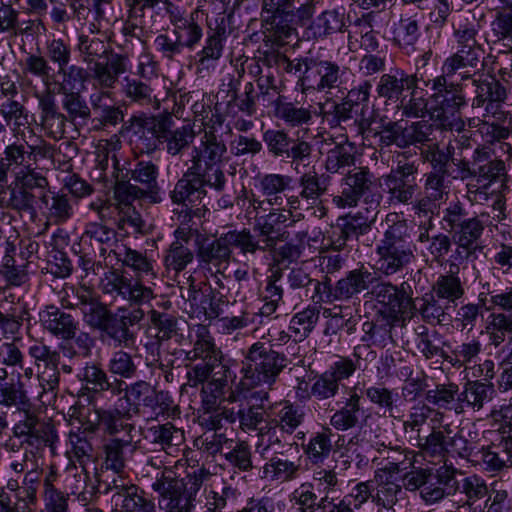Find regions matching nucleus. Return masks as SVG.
<instances>
[{"instance_id":"1","label":"nucleus","mask_w":512,"mask_h":512,"mask_svg":"<svg viewBox=\"0 0 512 512\" xmlns=\"http://www.w3.org/2000/svg\"><path fill=\"white\" fill-rule=\"evenodd\" d=\"M37 203L48 224H64L74 215V203L68 194L51 191L46 176L29 165L23 166L15 174L14 181L0 190V204L20 217L27 216L35 221L38 218Z\"/></svg>"},{"instance_id":"2","label":"nucleus","mask_w":512,"mask_h":512,"mask_svg":"<svg viewBox=\"0 0 512 512\" xmlns=\"http://www.w3.org/2000/svg\"><path fill=\"white\" fill-rule=\"evenodd\" d=\"M147 464L161 469L155 476L151 489L158 494L160 508L165 512H194L196 498L212 474L204 466H191L184 476H178L174 467L162 466L156 457Z\"/></svg>"},{"instance_id":"3","label":"nucleus","mask_w":512,"mask_h":512,"mask_svg":"<svg viewBox=\"0 0 512 512\" xmlns=\"http://www.w3.org/2000/svg\"><path fill=\"white\" fill-rule=\"evenodd\" d=\"M0 406L15 408L19 412L20 418L13 425L12 434L20 440L21 446L54 449L58 441L57 430L53 424L39 417L21 381H0Z\"/></svg>"},{"instance_id":"4","label":"nucleus","mask_w":512,"mask_h":512,"mask_svg":"<svg viewBox=\"0 0 512 512\" xmlns=\"http://www.w3.org/2000/svg\"><path fill=\"white\" fill-rule=\"evenodd\" d=\"M415 247L404 220L389 224L375 247V272L384 277L400 274L414 260Z\"/></svg>"},{"instance_id":"5","label":"nucleus","mask_w":512,"mask_h":512,"mask_svg":"<svg viewBox=\"0 0 512 512\" xmlns=\"http://www.w3.org/2000/svg\"><path fill=\"white\" fill-rule=\"evenodd\" d=\"M489 218L490 214L486 211L469 216L460 203L451 204L445 209L443 221L452 233L456 260H463V257L468 259L475 254Z\"/></svg>"},{"instance_id":"6","label":"nucleus","mask_w":512,"mask_h":512,"mask_svg":"<svg viewBox=\"0 0 512 512\" xmlns=\"http://www.w3.org/2000/svg\"><path fill=\"white\" fill-rule=\"evenodd\" d=\"M158 175L156 164L151 161H138L125 175H116L114 199L126 204L142 199L153 204L162 202Z\"/></svg>"},{"instance_id":"7","label":"nucleus","mask_w":512,"mask_h":512,"mask_svg":"<svg viewBox=\"0 0 512 512\" xmlns=\"http://www.w3.org/2000/svg\"><path fill=\"white\" fill-rule=\"evenodd\" d=\"M287 365L285 354L276 351L269 342L257 341L245 354L241 383L246 388L261 384L271 386Z\"/></svg>"},{"instance_id":"8","label":"nucleus","mask_w":512,"mask_h":512,"mask_svg":"<svg viewBox=\"0 0 512 512\" xmlns=\"http://www.w3.org/2000/svg\"><path fill=\"white\" fill-rule=\"evenodd\" d=\"M432 100L436 104L434 112L444 129L460 132L465 129L461 110L467 106V98L462 84L449 82L445 76L431 80Z\"/></svg>"},{"instance_id":"9","label":"nucleus","mask_w":512,"mask_h":512,"mask_svg":"<svg viewBox=\"0 0 512 512\" xmlns=\"http://www.w3.org/2000/svg\"><path fill=\"white\" fill-rule=\"evenodd\" d=\"M228 146L214 127L205 129L191 151L190 166L226 186L227 178L221 164L229 161Z\"/></svg>"},{"instance_id":"10","label":"nucleus","mask_w":512,"mask_h":512,"mask_svg":"<svg viewBox=\"0 0 512 512\" xmlns=\"http://www.w3.org/2000/svg\"><path fill=\"white\" fill-rule=\"evenodd\" d=\"M410 150L397 154L396 164L383 176L385 191L390 204H410L419 190L417 176L420 164Z\"/></svg>"},{"instance_id":"11","label":"nucleus","mask_w":512,"mask_h":512,"mask_svg":"<svg viewBox=\"0 0 512 512\" xmlns=\"http://www.w3.org/2000/svg\"><path fill=\"white\" fill-rule=\"evenodd\" d=\"M375 181V175L368 167H354L343 177L341 192L333 197V203L338 208H352L363 200L369 208L376 209L382 194Z\"/></svg>"},{"instance_id":"12","label":"nucleus","mask_w":512,"mask_h":512,"mask_svg":"<svg viewBox=\"0 0 512 512\" xmlns=\"http://www.w3.org/2000/svg\"><path fill=\"white\" fill-rule=\"evenodd\" d=\"M330 177L319 174L315 169L301 174L297 179L299 193L292 194L286 199L290 210H300L303 206L314 209L316 217L323 218L327 215V208L323 205L322 197L329 189Z\"/></svg>"},{"instance_id":"13","label":"nucleus","mask_w":512,"mask_h":512,"mask_svg":"<svg viewBox=\"0 0 512 512\" xmlns=\"http://www.w3.org/2000/svg\"><path fill=\"white\" fill-rule=\"evenodd\" d=\"M99 290L114 301H127L130 305L140 306L155 298L151 287L139 280L124 276L116 269L104 273L99 282Z\"/></svg>"},{"instance_id":"14","label":"nucleus","mask_w":512,"mask_h":512,"mask_svg":"<svg viewBox=\"0 0 512 512\" xmlns=\"http://www.w3.org/2000/svg\"><path fill=\"white\" fill-rule=\"evenodd\" d=\"M207 187L220 193L226 186L189 165L169 192V198L173 204L188 208L207 196Z\"/></svg>"},{"instance_id":"15","label":"nucleus","mask_w":512,"mask_h":512,"mask_svg":"<svg viewBox=\"0 0 512 512\" xmlns=\"http://www.w3.org/2000/svg\"><path fill=\"white\" fill-rule=\"evenodd\" d=\"M163 4L173 26V35L179 39L183 48L193 50L203 37V22L207 23L208 17H204V12L200 9L187 14L169 0H164Z\"/></svg>"},{"instance_id":"16","label":"nucleus","mask_w":512,"mask_h":512,"mask_svg":"<svg viewBox=\"0 0 512 512\" xmlns=\"http://www.w3.org/2000/svg\"><path fill=\"white\" fill-rule=\"evenodd\" d=\"M346 72V67L334 61L311 58L306 65V77L301 78L302 90L331 93L333 89L342 87Z\"/></svg>"},{"instance_id":"17","label":"nucleus","mask_w":512,"mask_h":512,"mask_svg":"<svg viewBox=\"0 0 512 512\" xmlns=\"http://www.w3.org/2000/svg\"><path fill=\"white\" fill-rule=\"evenodd\" d=\"M104 492L111 495L120 512H157L154 500L148 497L144 489L122 476L114 477Z\"/></svg>"},{"instance_id":"18","label":"nucleus","mask_w":512,"mask_h":512,"mask_svg":"<svg viewBox=\"0 0 512 512\" xmlns=\"http://www.w3.org/2000/svg\"><path fill=\"white\" fill-rule=\"evenodd\" d=\"M201 410L199 425L207 428H224L225 424H234V409L221 406V401L229 391L226 388L209 383H200Z\"/></svg>"},{"instance_id":"19","label":"nucleus","mask_w":512,"mask_h":512,"mask_svg":"<svg viewBox=\"0 0 512 512\" xmlns=\"http://www.w3.org/2000/svg\"><path fill=\"white\" fill-rule=\"evenodd\" d=\"M162 119L163 115H133L124 123L121 132L130 134L131 142L135 144L140 153L151 154L162 142Z\"/></svg>"},{"instance_id":"20","label":"nucleus","mask_w":512,"mask_h":512,"mask_svg":"<svg viewBox=\"0 0 512 512\" xmlns=\"http://www.w3.org/2000/svg\"><path fill=\"white\" fill-rule=\"evenodd\" d=\"M83 383L82 394H89L92 399L119 397L124 392L125 382L109 376L108 373L95 362H88L77 375Z\"/></svg>"},{"instance_id":"21","label":"nucleus","mask_w":512,"mask_h":512,"mask_svg":"<svg viewBox=\"0 0 512 512\" xmlns=\"http://www.w3.org/2000/svg\"><path fill=\"white\" fill-rule=\"evenodd\" d=\"M196 246V258L201 270L208 274L225 272L233 254L225 233L214 240L202 237L197 240Z\"/></svg>"},{"instance_id":"22","label":"nucleus","mask_w":512,"mask_h":512,"mask_svg":"<svg viewBox=\"0 0 512 512\" xmlns=\"http://www.w3.org/2000/svg\"><path fill=\"white\" fill-rule=\"evenodd\" d=\"M125 397L132 400L137 406L150 409L157 416L167 414L173 406L172 396L168 391L158 390L149 382L139 380L124 385Z\"/></svg>"},{"instance_id":"23","label":"nucleus","mask_w":512,"mask_h":512,"mask_svg":"<svg viewBox=\"0 0 512 512\" xmlns=\"http://www.w3.org/2000/svg\"><path fill=\"white\" fill-rule=\"evenodd\" d=\"M483 48L458 47L457 51L447 57L442 65L441 76L450 78L459 73L462 81L473 80L482 70Z\"/></svg>"},{"instance_id":"24","label":"nucleus","mask_w":512,"mask_h":512,"mask_svg":"<svg viewBox=\"0 0 512 512\" xmlns=\"http://www.w3.org/2000/svg\"><path fill=\"white\" fill-rule=\"evenodd\" d=\"M39 122L37 123L48 138L61 139L66 131L68 117L58 107L56 96L50 89L37 93Z\"/></svg>"},{"instance_id":"25","label":"nucleus","mask_w":512,"mask_h":512,"mask_svg":"<svg viewBox=\"0 0 512 512\" xmlns=\"http://www.w3.org/2000/svg\"><path fill=\"white\" fill-rule=\"evenodd\" d=\"M147 314L150 328L155 331L154 338L158 341L164 343L174 341L176 344L182 345L188 339L189 326L183 317L154 308Z\"/></svg>"},{"instance_id":"26","label":"nucleus","mask_w":512,"mask_h":512,"mask_svg":"<svg viewBox=\"0 0 512 512\" xmlns=\"http://www.w3.org/2000/svg\"><path fill=\"white\" fill-rule=\"evenodd\" d=\"M375 273L361 267L349 271L345 277L339 279L334 288L331 287L330 281L327 279L323 282V292L326 294L325 301L346 300L354 295L367 290L376 280Z\"/></svg>"},{"instance_id":"27","label":"nucleus","mask_w":512,"mask_h":512,"mask_svg":"<svg viewBox=\"0 0 512 512\" xmlns=\"http://www.w3.org/2000/svg\"><path fill=\"white\" fill-rule=\"evenodd\" d=\"M188 381L191 386H197L198 383H209L230 390L229 382L235 378L231 370L230 360L221 355L215 362L198 363L194 365L187 373Z\"/></svg>"},{"instance_id":"28","label":"nucleus","mask_w":512,"mask_h":512,"mask_svg":"<svg viewBox=\"0 0 512 512\" xmlns=\"http://www.w3.org/2000/svg\"><path fill=\"white\" fill-rule=\"evenodd\" d=\"M449 174L425 173L423 195L414 203L416 214L427 216L433 214L438 205L449 196V184L446 178Z\"/></svg>"},{"instance_id":"29","label":"nucleus","mask_w":512,"mask_h":512,"mask_svg":"<svg viewBox=\"0 0 512 512\" xmlns=\"http://www.w3.org/2000/svg\"><path fill=\"white\" fill-rule=\"evenodd\" d=\"M42 328L63 341L72 340L79 330L77 318L55 305H47L39 313Z\"/></svg>"},{"instance_id":"30","label":"nucleus","mask_w":512,"mask_h":512,"mask_svg":"<svg viewBox=\"0 0 512 512\" xmlns=\"http://www.w3.org/2000/svg\"><path fill=\"white\" fill-rule=\"evenodd\" d=\"M301 470L300 458L287 451H274L260 469V478L270 482H291L298 478Z\"/></svg>"},{"instance_id":"31","label":"nucleus","mask_w":512,"mask_h":512,"mask_svg":"<svg viewBox=\"0 0 512 512\" xmlns=\"http://www.w3.org/2000/svg\"><path fill=\"white\" fill-rule=\"evenodd\" d=\"M371 294L385 309L380 314H384L386 317L400 321L405 317L414 315L410 310V306H408V302L401 297L398 286L391 282H378L372 286Z\"/></svg>"},{"instance_id":"32","label":"nucleus","mask_w":512,"mask_h":512,"mask_svg":"<svg viewBox=\"0 0 512 512\" xmlns=\"http://www.w3.org/2000/svg\"><path fill=\"white\" fill-rule=\"evenodd\" d=\"M153 78H136L126 76L122 82V93L130 104L141 108L158 110L161 100L156 93Z\"/></svg>"},{"instance_id":"33","label":"nucleus","mask_w":512,"mask_h":512,"mask_svg":"<svg viewBox=\"0 0 512 512\" xmlns=\"http://www.w3.org/2000/svg\"><path fill=\"white\" fill-rule=\"evenodd\" d=\"M495 395L496 390L492 382H483L482 380L467 381L453 409L457 414L464 413L466 409L479 412L486 404L493 400Z\"/></svg>"},{"instance_id":"34","label":"nucleus","mask_w":512,"mask_h":512,"mask_svg":"<svg viewBox=\"0 0 512 512\" xmlns=\"http://www.w3.org/2000/svg\"><path fill=\"white\" fill-rule=\"evenodd\" d=\"M215 21V28H212L210 22L207 21L209 28L208 36L202 50L197 53L198 59L196 64L199 71L214 68L215 63L222 57L223 41L226 34L225 18L221 16L220 22L218 18Z\"/></svg>"},{"instance_id":"35","label":"nucleus","mask_w":512,"mask_h":512,"mask_svg":"<svg viewBox=\"0 0 512 512\" xmlns=\"http://www.w3.org/2000/svg\"><path fill=\"white\" fill-rule=\"evenodd\" d=\"M174 119L170 114H164L162 119V142L166 143V152L171 156L182 155L195 138L193 128L187 124L173 129Z\"/></svg>"},{"instance_id":"36","label":"nucleus","mask_w":512,"mask_h":512,"mask_svg":"<svg viewBox=\"0 0 512 512\" xmlns=\"http://www.w3.org/2000/svg\"><path fill=\"white\" fill-rule=\"evenodd\" d=\"M419 81L417 74H408L404 70H395L394 74H382L376 85V93L385 102L397 103L408 88L414 87Z\"/></svg>"},{"instance_id":"37","label":"nucleus","mask_w":512,"mask_h":512,"mask_svg":"<svg viewBox=\"0 0 512 512\" xmlns=\"http://www.w3.org/2000/svg\"><path fill=\"white\" fill-rule=\"evenodd\" d=\"M106 62L96 63L90 70L93 79L103 89H112L119 76L128 70L129 57L126 54L113 53L110 49Z\"/></svg>"},{"instance_id":"38","label":"nucleus","mask_w":512,"mask_h":512,"mask_svg":"<svg viewBox=\"0 0 512 512\" xmlns=\"http://www.w3.org/2000/svg\"><path fill=\"white\" fill-rule=\"evenodd\" d=\"M305 413L303 409L288 401L281 403L279 408L274 411V417L268 424L260 428V435L270 434L279 428L282 432L293 434L303 423Z\"/></svg>"},{"instance_id":"39","label":"nucleus","mask_w":512,"mask_h":512,"mask_svg":"<svg viewBox=\"0 0 512 512\" xmlns=\"http://www.w3.org/2000/svg\"><path fill=\"white\" fill-rule=\"evenodd\" d=\"M363 412L361 396L356 388H351L343 405L330 417L329 426L337 431L353 429L360 423Z\"/></svg>"},{"instance_id":"40","label":"nucleus","mask_w":512,"mask_h":512,"mask_svg":"<svg viewBox=\"0 0 512 512\" xmlns=\"http://www.w3.org/2000/svg\"><path fill=\"white\" fill-rule=\"evenodd\" d=\"M261 8L274 20L279 18L293 22L295 18L304 20L312 16V5L309 2L300 3V0H261Z\"/></svg>"},{"instance_id":"41","label":"nucleus","mask_w":512,"mask_h":512,"mask_svg":"<svg viewBox=\"0 0 512 512\" xmlns=\"http://www.w3.org/2000/svg\"><path fill=\"white\" fill-rule=\"evenodd\" d=\"M333 430L328 425L312 433L308 442L302 444L303 452L312 465L323 464L333 451Z\"/></svg>"},{"instance_id":"42","label":"nucleus","mask_w":512,"mask_h":512,"mask_svg":"<svg viewBox=\"0 0 512 512\" xmlns=\"http://www.w3.org/2000/svg\"><path fill=\"white\" fill-rule=\"evenodd\" d=\"M293 179L289 175L269 173L259 179V189L268 206L281 207L289 196L286 192L292 188Z\"/></svg>"},{"instance_id":"43","label":"nucleus","mask_w":512,"mask_h":512,"mask_svg":"<svg viewBox=\"0 0 512 512\" xmlns=\"http://www.w3.org/2000/svg\"><path fill=\"white\" fill-rule=\"evenodd\" d=\"M221 355H223V352L216 346L208 327L197 324L195 326L193 348L185 352V359L189 361L201 359L200 363H207L215 362L216 358L221 357Z\"/></svg>"},{"instance_id":"44","label":"nucleus","mask_w":512,"mask_h":512,"mask_svg":"<svg viewBox=\"0 0 512 512\" xmlns=\"http://www.w3.org/2000/svg\"><path fill=\"white\" fill-rule=\"evenodd\" d=\"M397 322L399 320L386 317L384 314H380L375 321L364 322L361 341L377 348H385L388 344H393L392 329Z\"/></svg>"},{"instance_id":"45","label":"nucleus","mask_w":512,"mask_h":512,"mask_svg":"<svg viewBox=\"0 0 512 512\" xmlns=\"http://www.w3.org/2000/svg\"><path fill=\"white\" fill-rule=\"evenodd\" d=\"M116 237V231L107 226L104 221H90L84 226L81 242L91 247L94 252L98 251L100 256L104 257L107 249L115 243Z\"/></svg>"},{"instance_id":"46","label":"nucleus","mask_w":512,"mask_h":512,"mask_svg":"<svg viewBox=\"0 0 512 512\" xmlns=\"http://www.w3.org/2000/svg\"><path fill=\"white\" fill-rule=\"evenodd\" d=\"M75 49L84 63L93 66L100 63L99 60L107 58L110 52L109 45L93 30L81 32L77 36Z\"/></svg>"},{"instance_id":"47","label":"nucleus","mask_w":512,"mask_h":512,"mask_svg":"<svg viewBox=\"0 0 512 512\" xmlns=\"http://www.w3.org/2000/svg\"><path fill=\"white\" fill-rule=\"evenodd\" d=\"M274 117L283 121L290 127H299L308 124L312 120L310 108L298 106L290 102L283 95H278L271 100Z\"/></svg>"},{"instance_id":"48","label":"nucleus","mask_w":512,"mask_h":512,"mask_svg":"<svg viewBox=\"0 0 512 512\" xmlns=\"http://www.w3.org/2000/svg\"><path fill=\"white\" fill-rule=\"evenodd\" d=\"M145 438L167 454H171V450L185 440L184 431L171 422L151 425L146 429Z\"/></svg>"},{"instance_id":"49","label":"nucleus","mask_w":512,"mask_h":512,"mask_svg":"<svg viewBox=\"0 0 512 512\" xmlns=\"http://www.w3.org/2000/svg\"><path fill=\"white\" fill-rule=\"evenodd\" d=\"M472 85L475 88L471 102L473 109L482 108L488 101L507 99L508 93L506 87L494 77L478 75L472 80Z\"/></svg>"},{"instance_id":"50","label":"nucleus","mask_w":512,"mask_h":512,"mask_svg":"<svg viewBox=\"0 0 512 512\" xmlns=\"http://www.w3.org/2000/svg\"><path fill=\"white\" fill-rule=\"evenodd\" d=\"M113 252L118 261L135 272V280L142 282L144 277L151 280H154L157 277L152 262L144 253L131 249L125 245L118 246L117 249L113 250Z\"/></svg>"},{"instance_id":"51","label":"nucleus","mask_w":512,"mask_h":512,"mask_svg":"<svg viewBox=\"0 0 512 512\" xmlns=\"http://www.w3.org/2000/svg\"><path fill=\"white\" fill-rule=\"evenodd\" d=\"M486 470L500 471L512 465V437H501L498 443H492L480 451Z\"/></svg>"},{"instance_id":"52","label":"nucleus","mask_w":512,"mask_h":512,"mask_svg":"<svg viewBox=\"0 0 512 512\" xmlns=\"http://www.w3.org/2000/svg\"><path fill=\"white\" fill-rule=\"evenodd\" d=\"M97 422H90L86 430L95 432L98 428L111 436H116L120 432L131 434L134 426L123 421L125 414L118 409H96Z\"/></svg>"},{"instance_id":"53","label":"nucleus","mask_w":512,"mask_h":512,"mask_svg":"<svg viewBox=\"0 0 512 512\" xmlns=\"http://www.w3.org/2000/svg\"><path fill=\"white\" fill-rule=\"evenodd\" d=\"M131 434H124L122 437H113L103 446L105 454V465L116 473L121 472L126 463V451L134 450Z\"/></svg>"},{"instance_id":"54","label":"nucleus","mask_w":512,"mask_h":512,"mask_svg":"<svg viewBox=\"0 0 512 512\" xmlns=\"http://www.w3.org/2000/svg\"><path fill=\"white\" fill-rule=\"evenodd\" d=\"M324 315L328 318L325 328L326 335H336L340 330H345L348 335L355 333L360 316L354 315L349 307L335 306L326 309Z\"/></svg>"},{"instance_id":"55","label":"nucleus","mask_w":512,"mask_h":512,"mask_svg":"<svg viewBox=\"0 0 512 512\" xmlns=\"http://www.w3.org/2000/svg\"><path fill=\"white\" fill-rule=\"evenodd\" d=\"M481 29V22L472 10H465L454 26V37L458 47L483 48L476 36Z\"/></svg>"},{"instance_id":"56","label":"nucleus","mask_w":512,"mask_h":512,"mask_svg":"<svg viewBox=\"0 0 512 512\" xmlns=\"http://www.w3.org/2000/svg\"><path fill=\"white\" fill-rule=\"evenodd\" d=\"M106 96L105 92L93 94L90 97L92 110L96 114L93 119L97 122L96 129H104L106 127H115L124 121V111L120 106L107 105L103 103Z\"/></svg>"},{"instance_id":"57","label":"nucleus","mask_w":512,"mask_h":512,"mask_svg":"<svg viewBox=\"0 0 512 512\" xmlns=\"http://www.w3.org/2000/svg\"><path fill=\"white\" fill-rule=\"evenodd\" d=\"M459 268L456 265L450 266V272L440 275L432 286L435 296L445 299L448 302H456L465 294L464 284L458 277Z\"/></svg>"},{"instance_id":"58","label":"nucleus","mask_w":512,"mask_h":512,"mask_svg":"<svg viewBox=\"0 0 512 512\" xmlns=\"http://www.w3.org/2000/svg\"><path fill=\"white\" fill-rule=\"evenodd\" d=\"M434 127L426 120L412 122L403 126L400 121V137L402 149L414 146L416 148H425L432 141L431 135Z\"/></svg>"},{"instance_id":"59","label":"nucleus","mask_w":512,"mask_h":512,"mask_svg":"<svg viewBox=\"0 0 512 512\" xmlns=\"http://www.w3.org/2000/svg\"><path fill=\"white\" fill-rule=\"evenodd\" d=\"M287 283L293 290L304 289L313 302H325L323 282L313 279L302 268H293L287 275Z\"/></svg>"},{"instance_id":"60","label":"nucleus","mask_w":512,"mask_h":512,"mask_svg":"<svg viewBox=\"0 0 512 512\" xmlns=\"http://www.w3.org/2000/svg\"><path fill=\"white\" fill-rule=\"evenodd\" d=\"M59 93L62 95V108L70 121L90 118L91 108L80 91L66 89V84H59Z\"/></svg>"},{"instance_id":"61","label":"nucleus","mask_w":512,"mask_h":512,"mask_svg":"<svg viewBox=\"0 0 512 512\" xmlns=\"http://www.w3.org/2000/svg\"><path fill=\"white\" fill-rule=\"evenodd\" d=\"M364 394L371 404L376 406L384 416L400 419L395 404L397 394L382 384L371 385L365 388Z\"/></svg>"},{"instance_id":"62","label":"nucleus","mask_w":512,"mask_h":512,"mask_svg":"<svg viewBox=\"0 0 512 512\" xmlns=\"http://www.w3.org/2000/svg\"><path fill=\"white\" fill-rule=\"evenodd\" d=\"M127 7V18L123 23L121 33L126 37V41L130 39L141 40L144 35V27L146 24V16L149 10L156 6L142 5H125Z\"/></svg>"},{"instance_id":"63","label":"nucleus","mask_w":512,"mask_h":512,"mask_svg":"<svg viewBox=\"0 0 512 512\" xmlns=\"http://www.w3.org/2000/svg\"><path fill=\"white\" fill-rule=\"evenodd\" d=\"M375 493L372 501L378 507L392 509L403 496L402 485L396 480H388L386 477L374 478Z\"/></svg>"},{"instance_id":"64","label":"nucleus","mask_w":512,"mask_h":512,"mask_svg":"<svg viewBox=\"0 0 512 512\" xmlns=\"http://www.w3.org/2000/svg\"><path fill=\"white\" fill-rule=\"evenodd\" d=\"M485 331L489 341L495 347L504 343L506 336L512 334V313L489 311Z\"/></svg>"}]
</instances>
